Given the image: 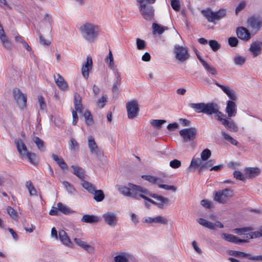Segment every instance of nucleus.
<instances>
[{"label":"nucleus","mask_w":262,"mask_h":262,"mask_svg":"<svg viewBox=\"0 0 262 262\" xmlns=\"http://www.w3.org/2000/svg\"><path fill=\"white\" fill-rule=\"evenodd\" d=\"M79 29L82 37L91 43L94 42L99 34V27L94 23L85 22Z\"/></svg>","instance_id":"1"},{"label":"nucleus","mask_w":262,"mask_h":262,"mask_svg":"<svg viewBox=\"0 0 262 262\" xmlns=\"http://www.w3.org/2000/svg\"><path fill=\"white\" fill-rule=\"evenodd\" d=\"M190 106L197 113H203L208 115L214 114L216 119L218 116H224V114L219 111V105L215 103H191Z\"/></svg>","instance_id":"2"},{"label":"nucleus","mask_w":262,"mask_h":262,"mask_svg":"<svg viewBox=\"0 0 262 262\" xmlns=\"http://www.w3.org/2000/svg\"><path fill=\"white\" fill-rule=\"evenodd\" d=\"M17 149L22 158H26L32 164L36 165L38 163L37 156L33 152H29L23 141L20 139H16L14 141Z\"/></svg>","instance_id":"3"},{"label":"nucleus","mask_w":262,"mask_h":262,"mask_svg":"<svg viewBox=\"0 0 262 262\" xmlns=\"http://www.w3.org/2000/svg\"><path fill=\"white\" fill-rule=\"evenodd\" d=\"M155 1H138V6L143 18L147 20L154 18V9L151 6Z\"/></svg>","instance_id":"4"},{"label":"nucleus","mask_w":262,"mask_h":262,"mask_svg":"<svg viewBox=\"0 0 262 262\" xmlns=\"http://www.w3.org/2000/svg\"><path fill=\"white\" fill-rule=\"evenodd\" d=\"M201 13L209 22L214 24L216 20H219L224 18L226 15V11L225 9H220L217 12H213L210 9H207L202 10Z\"/></svg>","instance_id":"5"},{"label":"nucleus","mask_w":262,"mask_h":262,"mask_svg":"<svg viewBox=\"0 0 262 262\" xmlns=\"http://www.w3.org/2000/svg\"><path fill=\"white\" fill-rule=\"evenodd\" d=\"M197 129L195 127L183 128L179 132L184 143H190L192 145L196 138Z\"/></svg>","instance_id":"6"},{"label":"nucleus","mask_w":262,"mask_h":262,"mask_svg":"<svg viewBox=\"0 0 262 262\" xmlns=\"http://www.w3.org/2000/svg\"><path fill=\"white\" fill-rule=\"evenodd\" d=\"M173 53L175 55L176 59L180 62H184L190 57L188 49L186 47L176 45L174 46Z\"/></svg>","instance_id":"7"},{"label":"nucleus","mask_w":262,"mask_h":262,"mask_svg":"<svg viewBox=\"0 0 262 262\" xmlns=\"http://www.w3.org/2000/svg\"><path fill=\"white\" fill-rule=\"evenodd\" d=\"M248 27L251 28L252 31L256 33L261 29L262 26V17L259 15H254L247 20Z\"/></svg>","instance_id":"8"},{"label":"nucleus","mask_w":262,"mask_h":262,"mask_svg":"<svg viewBox=\"0 0 262 262\" xmlns=\"http://www.w3.org/2000/svg\"><path fill=\"white\" fill-rule=\"evenodd\" d=\"M233 195V191L228 188L214 192V200L221 204L226 203L227 199Z\"/></svg>","instance_id":"9"},{"label":"nucleus","mask_w":262,"mask_h":262,"mask_svg":"<svg viewBox=\"0 0 262 262\" xmlns=\"http://www.w3.org/2000/svg\"><path fill=\"white\" fill-rule=\"evenodd\" d=\"M126 107L127 116L129 119H133L138 116L139 108L138 102L136 100H133L127 102Z\"/></svg>","instance_id":"10"},{"label":"nucleus","mask_w":262,"mask_h":262,"mask_svg":"<svg viewBox=\"0 0 262 262\" xmlns=\"http://www.w3.org/2000/svg\"><path fill=\"white\" fill-rule=\"evenodd\" d=\"M14 99L18 105V106L23 109L26 106L27 96L21 93L18 89H15L13 90Z\"/></svg>","instance_id":"11"},{"label":"nucleus","mask_w":262,"mask_h":262,"mask_svg":"<svg viewBox=\"0 0 262 262\" xmlns=\"http://www.w3.org/2000/svg\"><path fill=\"white\" fill-rule=\"evenodd\" d=\"M133 186H135V184L129 183L128 184V186L118 185L117 187L118 191L121 194L135 199L137 194L135 193V188Z\"/></svg>","instance_id":"12"},{"label":"nucleus","mask_w":262,"mask_h":262,"mask_svg":"<svg viewBox=\"0 0 262 262\" xmlns=\"http://www.w3.org/2000/svg\"><path fill=\"white\" fill-rule=\"evenodd\" d=\"M225 115L218 116L217 120H219L225 127L231 132H237L238 130V127L234 121L230 119L224 118Z\"/></svg>","instance_id":"13"},{"label":"nucleus","mask_w":262,"mask_h":262,"mask_svg":"<svg viewBox=\"0 0 262 262\" xmlns=\"http://www.w3.org/2000/svg\"><path fill=\"white\" fill-rule=\"evenodd\" d=\"M102 217L105 223L110 227H114L117 224L118 217L114 212H107L103 214Z\"/></svg>","instance_id":"14"},{"label":"nucleus","mask_w":262,"mask_h":262,"mask_svg":"<svg viewBox=\"0 0 262 262\" xmlns=\"http://www.w3.org/2000/svg\"><path fill=\"white\" fill-rule=\"evenodd\" d=\"M88 145L91 152L95 154L98 158H100L103 155L102 152L98 149L94 138L92 136L88 138Z\"/></svg>","instance_id":"15"},{"label":"nucleus","mask_w":262,"mask_h":262,"mask_svg":"<svg viewBox=\"0 0 262 262\" xmlns=\"http://www.w3.org/2000/svg\"><path fill=\"white\" fill-rule=\"evenodd\" d=\"M93 66V61L92 57L89 55L86 57V61L85 62L81 68V74L82 76L88 78L89 76V72L92 70Z\"/></svg>","instance_id":"16"},{"label":"nucleus","mask_w":262,"mask_h":262,"mask_svg":"<svg viewBox=\"0 0 262 262\" xmlns=\"http://www.w3.org/2000/svg\"><path fill=\"white\" fill-rule=\"evenodd\" d=\"M237 37L244 41H249L251 38V35L249 30L245 27H239L236 29Z\"/></svg>","instance_id":"17"},{"label":"nucleus","mask_w":262,"mask_h":262,"mask_svg":"<svg viewBox=\"0 0 262 262\" xmlns=\"http://www.w3.org/2000/svg\"><path fill=\"white\" fill-rule=\"evenodd\" d=\"M152 198L159 201V202L155 201L154 205L160 209H163L169 204V199L162 195L156 194L155 195H152Z\"/></svg>","instance_id":"18"},{"label":"nucleus","mask_w":262,"mask_h":262,"mask_svg":"<svg viewBox=\"0 0 262 262\" xmlns=\"http://www.w3.org/2000/svg\"><path fill=\"white\" fill-rule=\"evenodd\" d=\"M226 112L228 114V117L231 118L235 116L237 112L236 105L233 101L228 100L227 101Z\"/></svg>","instance_id":"19"},{"label":"nucleus","mask_w":262,"mask_h":262,"mask_svg":"<svg viewBox=\"0 0 262 262\" xmlns=\"http://www.w3.org/2000/svg\"><path fill=\"white\" fill-rule=\"evenodd\" d=\"M54 78L55 82L59 89L62 91H66L68 89V84L67 82L59 74H57L56 76L54 75Z\"/></svg>","instance_id":"20"},{"label":"nucleus","mask_w":262,"mask_h":262,"mask_svg":"<svg viewBox=\"0 0 262 262\" xmlns=\"http://www.w3.org/2000/svg\"><path fill=\"white\" fill-rule=\"evenodd\" d=\"M74 241L77 245L88 252L92 253L94 252V248L93 246L88 244L85 242L82 241L80 238H74Z\"/></svg>","instance_id":"21"},{"label":"nucleus","mask_w":262,"mask_h":262,"mask_svg":"<svg viewBox=\"0 0 262 262\" xmlns=\"http://www.w3.org/2000/svg\"><path fill=\"white\" fill-rule=\"evenodd\" d=\"M59 237L63 244L68 247H72L73 244L65 231L62 230L59 231Z\"/></svg>","instance_id":"22"},{"label":"nucleus","mask_w":262,"mask_h":262,"mask_svg":"<svg viewBox=\"0 0 262 262\" xmlns=\"http://www.w3.org/2000/svg\"><path fill=\"white\" fill-rule=\"evenodd\" d=\"M135 188V193L137 194V196L135 199L139 200L140 198V194H146L151 197H152V195H155L156 194L151 193L148 189L146 188H143L139 185H135V186H133Z\"/></svg>","instance_id":"23"},{"label":"nucleus","mask_w":262,"mask_h":262,"mask_svg":"<svg viewBox=\"0 0 262 262\" xmlns=\"http://www.w3.org/2000/svg\"><path fill=\"white\" fill-rule=\"evenodd\" d=\"M71 168L73 169V173L78 177L82 182L85 180V174L84 170L78 166L72 165Z\"/></svg>","instance_id":"24"},{"label":"nucleus","mask_w":262,"mask_h":262,"mask_svg":"<svg viewBox=\"0 0 262 262\" xmlns=\"http://www.w3.org/2000/svg\"><path fill=\"white\" fill-rule=\"evenodd\" d=\"M81 221L83 223L95 224L98 223L99 220L97 216L94 215L85 214L83 215Z\"/></svg>","instance_id":"25"},{"label":"nucleus","mask_w":262,"mask_h":262,"mask_svg":"<svg viewBox=\"0 0 262 262\" xmlns=\"http://www.w3.org/2000/svg\"><path fill=\"white\" fill-rule=\"evenodd\" d=\"M245 174L249 178L255 177L259 174L260 169L258 168H246L245 169Z\"/></svg>","instance_id":"26"},{"label":"nucleus","mask_w":262,"mask_h":262,"mask_svg":"<svg viewBox=\"0 0 262 262\" xmlns=\"http://www.w3.org/2000/svg\"><path fill=\"white\" fill-rule=\"evenodd\" d=\"M260 44L257 42H252L251 44L249 51L252 53L253 56L256 57L259 54H260L261 52V47L260 46Z\"/></svg>","instance_id":"27"},{"label":"nucleus","mask_w":262,"mask_h":262,"mask_svg":"<svg viewBox=\"0 0 262 262\" xmlns=\"http://www.w3.org/2000/svg\"><path fill=\"white\" fill-rule=\"evenodd\" d=\"M114 74L116 77V81L114 82V83L113 85L112 86V92L113 93H116L118 91V86L120 85L121 83V78L120 77V75L118 71V70L116 69L114 71Z\"/></svg>","instance_id":"28"},{"label":"nucleus","mask_w":262,"mask_h":262,"mask_svg":"<svg viewBox=\"0 0 262 262\" xmlns=\"http://www.w3.org/2000/svg\"><path fill=\"white\" fill-rule=\"evenodd\" d=\"M129 255L126 253H120L114 257L115 262H129Z\"/></svg>","instance_id":"29"},{"label":"nucleus","mask_w":262,"mask_h":262,"mask_svg":"<svg viewBox=\"0 0 262 262\" xmlns=\"http://www.w3.org/2000/svg\"><path fill=\"white\" fill-rule=\"evenodd\" d=\"M92 194H94V199L97 202H101L105 198V195L102 190L95 189Z\"/></svg>","instance_id":"30"},{"label":"nucleus","mask_w":262,"mask_h":262,"mask_svg":"<svg viewBox=\"0 0 262 262\" xmlns=\"http://www.w3.org/2000/svg\"><path fill=\"white\" fill-rule=\"evenodd\" d=\"M82 187L86 189L90 193H92L96 189L95 186L92 183L84 180L81 183Z\"/></svg>","instance_id":"31"},{"label":"nucleus","mask_w":262,"mask_h":262,"mask_svg":"<svg viewBox=\"0 0 262 262\" xmlns=\"http://www.w3.org/2000/svg\"><path fill=\"white\" fill-rule=\"evenodd\" d=\"M201 63L205 70L212 75L217 74V71L214 67L207 63L205 60L201 61Z\"/></svg>","instance_id":"32"},{"label":"nucleus","mask_w":262,"mask_h":262,"mask_svg":"<svg viewBox=\"0 0 262 262\" xmlns=\"http://www.w3.org/2000/svg\"><path fill=\"white\" fill-rule=\"evenodd\" d=\"M142 178L152 184H158L162 182L161 179L149 175H142Z\"/></svg>","instance_id":"33"},{"label":"nucleus","mask_w":262,"mask_h":262,"mask_svg":"<svg viewBox=\"0 0 262 262\" xmlns=\"http://www.w3.org/2000/svg\"><path fill=\"white\" fill-rule=\"evenodd\" d=\"M198 222L201 225L210 229H214V225L213 223L209 222L203 218H200L198 220Z\"/></svg>","instance_id":"34"},{"label":"nucleus","mask_w":262,"mask_h":262,"mask_svg":"<svg viewBox=\"0 0 262 262\" xmlns=\"http://www.w3.org/2000/svg\"><path fill=\"white\" fill-rule=\"evenodd\" d=\"M152 29L154 30V33L157 32L160 35L162 34L165 30L168 29L167 27L160 26L156 23H154L152 24Z\"/></svg>","instance_id":"35"},{"label":"nucleus","mask_w":262,"mask_h":262,"mask_svg":"<svg viewBox=\"0 0 262 262\" xmlns=\"http://www.w3.org/2000/svg\"><path fill=\"white\" fill-rule=\"evenodd\" d=\"M202 161L200 158H193L191 160L189 167L188 168V170H190L192 168H196L199 166L200 167L202 165Z\"/></svg>","instance_id":"36"},{"label":"nucleus","mask_w":262,"mask_h":262,"mask_svg":"<svg viewBox=\"0 0 262 262\" xmlns=\"http://www.w3.org/2000/svg\"><path fill=\"white\" fill-rule=\"evenodd\" d=\"M57 206L59 209V211L65 214H70L72 211L67 206L63 205L61 203H58L57 204Z\"/></svg>","instance_id":"37"},{"label":"nucleus","mask_w":262,"mask_h":262,"mask_svg":"<svg viewBox=\"0 0 262 262\" xmlns=\"http://www.w3.org/2000/svg\"><path fill=\"white\" fill-rule=\"evenodd\" d=\"M165 120H161V119H154L152 120L150 122L151 125L156 127L157 129H160L161 128L162 125L166 122Z\"/></svg>","instance_id":"38"},{"label":"nucleus","mask_w":262,"mask_h":262,"mask_svg":"<svg viewBox=\"0 0 262 262\" xmlns=\"http://www.w3.org/2000/svg\"><path fill=\"white\" fill-rule=\"evenodd\" d=\"M213 163H214V161L212 160L208 161L204 163H203V162H202V165L199 168V173L201 172L205 169H208L209 168H211L212 167Z\"/></svg>","instance_id":"39"},{"label":"nucleus","mask_w":262,"mask_h":262,"mask_svg":"<svg viewBox=\"0 0 262 262\" xmlns=\"http://www.w3.org/2000/svg\"><path fill=\"white\" fill-rule=\"evenodd\" d=\"M34 142L37 145L38 148L41 151H44L45 146L43 141L38 137H35L33 139Z\"/></svg>","instance_id":"40"},{"label":"nucleus","mask_w":262,"mask_h":262,"mask_svg":"<svg viewBox=\"0 0 262 262\" xmlns=\"http://www.w3.org/2000/svg\"><path fill=\"white\" fill-rule=\"evenodd\" d=\"M221 134L223 136L224 138L227 141L229 142L233 145H236L238 144V142L230 136L229 134L225 133L224 131H222Z\"/></svg>","instance_id":"41"},{"label":"nucleus","mask_w":262,"mask_h":262,"mask_svg":"<svg viewBox=\"0 0 262 262\" xmlns=\"http://www.w3.org/2000/svg\"><path fill=\"white\" fill-rule=\"evenodd\" d=\"M26 187L28 188L31 195H35L36 194V190L30 181L26 182Z\"/></svg>","instance_id":"42"},{"label":"nucleus","mask_w":262,"mask_h":262,"mask_svg":"<svg viewBox=\"0 0 262 262\" xmlns=\"http://www.w3.org/2000/svg\"><path fill=\"white\" fill-rule=\"evenodd\" d=\"M229 255L234 256L237 257H247L249 254H247L244 252L237 251H234V250H231L229 252Z\"/></svg>","instance_id":"43"},{"label":"nucleus","mask_w":262,"mask_h":262,"mask_svg":"<svg viewBox=\"0 0 262 262\" xmlns=\"http://www.w3.org/2000/svg\"><path fill=\"white\" fill-rule=\"evenodd\" d=\"M83 116L85 118V122L87 125H90L92 124L93 118L91 113L90 111H85L83 114Z\"/></svg>","instance_id":"44"},{"label":"nucleus","mask_w":262,"mask_h":262,"mask_svg":"<svg viewBox=\"0 0 262 262\" xmlns=\"http://www.w3.org/2000/svg\"><path fill=\"white\" fill-rule=\"evenodd\" d=\"M252 230H253L252 227H243V228H235L234 229V232L236 234L241 235L244 232L250 231H252Z\"/></svg>","instance_id":"45"},{"label":"nucleus","mask_w":262,"mask_h":262,"mask_svg":"<svg viewBox=\"0 0 262 262\" xmlns=\"http://www.w3.org/2000/svg\"><path fill=\"white\" fill-rule=\"evenodd\" d=\"M62 184L70 193L74 194L76 192V189L74 188L73 186L68 181H63Z\"/></svg>","instance_id":"46"},{"label":"nucleus","mask_w":262,"mask_h":262,"mask_svg":"<svg viewBox=\"0 0 262 262\" xmlns=\"http://www.w3.org/2000/svg\"><path fill=\"white\" fill-rule=\"evenodd\" d=\"M106 61H109V67L112 69H114L115 67V62L112 51L110 50L108 55L105 59Z\"/></svg>","instance_id":"47"},{"label":"nucleus","mask_w":262,"mask_h":262,"mask_svg":"<svg viewBox=\"0 0 262 262\" xmlns=\"http://www.w3.org/2000/svg\"><path fill=\"white\" fill-rule=\"evenodd\" d=\"M209 45L211 49L214 52L217 51L221 48V45L215 40H210L209 41Z\"/></svg>","instance_id":"48"},{"label":"nucleus","mask_w":262,"mask_h":262,"mask_svg":"<svg viewBox=\"0 0 262 262\" xmlns=\"http://www.w3.org/2000/svg\"><path fill=\"white\" fill-rule=\"evenodd\" d=\"M211 151L208 149H205L201 154V159L202 161H206L211 156Z\"/></svg>","instance_id":"49"},{"label":"nucleus","mask_w":262,"mask_h":262,"mask_svg":"<svg viewBox=\"0 0 262 262\" xmlns=\"http://www.w3.org/2000/svg\"><path fill=\"white\" fill-rule=\"evenodd\" d=\"M246 61V58L244 57L237 55L234 58V62L236 65L242 66Z\"/></svg>","instance_id":"50"},{"label":"nucleus","mask_w":262,"mask_h":262,"mask_svg":"<svg viewBox=\"0 0 262 262\" xmlns=\"http://www.w3.org/2000/svg\"><path fill=\"white\" fill-rule=\"evenodd\" d=\"M7 211L12 219L14 220L16 219L17 217V213L12 207L8 206L7 208Z\"/></svg>","instance_id":"51"},{"label":"nucleus","mask_w":262,"mask_h":262,"mask_svg":"<svg viewBox=\"0 0 262 262\" xmlns=\"http://www.w3.org/2000/svg\"><path fill=\"white\" fill-rule=\"evenodd\" d=\"M137 47L139 50H142L145 48V42L144 40L140 38H137L136 39Z\"/></svg>","instance_id":"52"},{"label":"nucleus","mask_w":262,"mask_h":262,"mask_svg":"<svg viewBox=\"0 0 262 262\" xmlns=\"http://www.w3.org/2000/svg\"><path fill=\"white\" fill-rule=\"evenodd\" d=\"M168 222V220L163 216L159 215L156 217V223L167 225Z\"/></svg>","instance_id":"53"},{"label":"nucleus","mask_w":262,"mask_h":262,"mask_svg":"<svg viewBox=\"0 0 262 262\" xmlns=\"http://www.w3.org/2000/svg\"><path fill=\"white\" fill-rule=\"evenodd\" d=\"M158 187L160 188H163L167 190H171L173 192H175L177 190V188L172 185L158 184Z\"/></svg>","instance_id":"54"},{"label":"nucleus","mask_w":262,"mask_h":262,"mask_svg":"<svg viewBox=\"0 0 262 262\" xmlns=\"http://www.w3.org/2000/svg\"><path fill=\"white\" fill-rule=\"evenodd\" d=\"M233 176L237 180H241L242 181H245V177L242 174V173L239 171H237V170L234 171L233 172Z\"/></svg>","instance_id":"55"},{"label":"nucleus","mask_w":262,"mask_h":262,"mask_svg":"<svg viewBox=\"0 0 262 262\" xmlns=\"http://www.w3.org/2000/svg\"><path fill=\"white\" fill-rule=\"evenodd\" d=\"M246 2L245 1H242L238 5V6L236 7V9H235V14L236 15H237V14L241 12V11H242L243 10H244L245 9V8L246 7Z\"/></svg>","instance_id":"56"},{"label":"nucleus","mask_w":262,"mask_h":262,"mask_svg":"<svg viewBox=\"0 0 262 262\" xmlns=\"http://www.w3.org/2000/svg\"><path fill=\"white\" fill-rule=\"evenodd\" d=\"M38 100L39 103L40 109L43 110L46 108V104L45 102L44 98L41 95L38 96Z\"/></svg>","instance_id":"57"},{"label":"nucleus","mask_w":262,"mask_h":262,"mask_svg":"<svg viewBox=\"0 0 262 262\" xmlns=\"http://www.w3.org/2000/svg\"><path fill=\"white\" fill-rule=\"evenodd\" d=\"M228 43L231 47H235L238 45V40L235 37H231L228 39Z\"/></svg>","instance_id":"58"},{"label":"nucleus","mask_w":262,"mask_h":262,"mask_svg":"<svg viewBox=\"0 0 262 262\" xmlns=\"http://www.w3.org/2000/svg\"><path fill=\"white\" fill-rule=\"evenodd\" d=\"M181 161L177 159H174L172 161H171L169 163L170 166L173 168H178L181 166Z\"/></svg>","instance_id":"59"},{"label":"nucleus","mask_w":262,"mask_h":262,"mask_svg":"<svg viewBox=\"0 0 262 262\" xmlns=\"http://www.w3.org/2000/svg\"><path fill=\"white\" fill-rule=\"evenodd\" d=\"M107 98L106 96H103L97 100V104L100 108H103L105 106V103L107 101Z\"/></svg>","instance_id":"60"},{"label":"nucleus","mask_w":262,"mask_h":262,"mask_svg":"<svg viewBox=\"0 0 262 262\" xmlns=\"http://www.w3.org/2000/svg\"><path fill=\"white\" fill-rule=\"evenodd\" d=\"M249 241L248 239H242L238 238L237 237L233 235V237L231 238L230 243L234 244H238L239 243H248Z\"/></svg>","instance_id":"61"},{"label":"nucleus","mask_w":262,"mask_h":262,"mask_svg":"<svg viewBox=\"0 0 262 262\" xmlns=\"http://www.w3.org/2000/svg\"><path fill=\"white\" fill-rule=\"evenodd\" d=\"M70 142V148L71 150H75L78 148V143L74 139L71 138Z\"/></svg>","instance_id":"62"},{"label":"nucleus","mask_w":262,"mask_h":262,"mask_svg":"<svg viewBox=\"0 0 262 262\" xmlns=\"http://www.w3.org/2000/svg\"><path fill=\"white\" fill-rule=\"evenodd\" d=\"M250 235V238H257L262 237V231L261 230L256 231L254 232H251Z\"/></svg>","instance_id":"63"},{"label":"nucleus","mask_w":262,"mask_h":262,"mask_svg":"<svg viewBox=\"0 0 262 262\" xmlns=\"http://www.w3.org/2000/svg\"><path fill=\"white\" fill-rule=\"evenodd\" d=\"M215 84L220 88L226 94H227L231 90L229 86L222 85L217 82H215Z\"/></svg>","instance_id":"64"}]
</instances>
